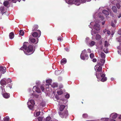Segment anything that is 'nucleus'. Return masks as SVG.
I'll use <instances>...</instances> for the list:
<instances>
[{
	"label": "nucleus",
	"instance_id": "obj_37",
	"mask_svg": "<svg viewBox=\"0 0 121 121\" xmlns=\"http://www.w3.org/2000/svg\"><path fill=\"white\" fill-rule=\"evenodd\" d=\"M91 0H80L81 3H84L86 1H91Z\"/></svg>",
	"mask_w": 121,
	"mask_h": 121
},
{
	"label": "nucleus",
	"instance_id": "obj_2",
	"mask_svg": "<svg viewBox=\"0 0 121 121\" xmlns=\"http://www.w3.org/2000/svg\"><path fill=\"white\" fill-rule=\"evenodd\" d=\"M95 70L96 71V76L97 78H98V75L99 74L100 75H101L103 73L102 71V67L101 66L99 65H96L94 67Z\"/></svg>",
	"mask_w": 121,
	"mask_h": 121
},
{
	"label": "nucleus",
	"instance_id": "obj_38",
	"mask_svg": "<svg viewBox=\"0 0 121 121\" xmlns=\"http://www.w3.org/2000/svg\"><path fill=\"white\" fill-rule=\"evenodd\" d=\"M43 117H39L38 118L39 121H42Z\"/></svg>",
	"mask_w": 121,
	"mask_h": 121
},
{
	"label": "nucleus",
	"instance_id": "obj_34",
	"mask_svg": "<svg viewBox=\"0 0 121 121\" xmlns=\"http://www.w3.org/2000/svg\"><path fill=\"white\" fill-rule=\"evenodd\" d=\"M51 119V117L50 116L46 118L45 121H49Z\"/></svg>",
	"mask_w": 121,
	"mask_h": 121
},
{
	"label": "nucleus",
	"instance_id": "obj_55",
	"mask_svg": "<svg viewBox=\"0 0 121 121\" xmlns=\"http://www.w3.org/2000/svg\"><path fill=\"white\" fill-rule=\"evenodd\" d=\"M87 51L89 53H90L91 52V49L89 48L88 49H87Z\"/></svg>",
	"mask_w": 121,
	"mask_h": 121
},
{
	"label": "nucleus",
	"instance_id": "obj_16",
	"mask_svg": "<svg viewBox=\"0 0 121 121\" xmlns=\"http://www.w3.org/2000/svg\"><path fill=\"white\" fill-rule=\"evenodd\" d=\"M81 3L80 0H75L74 4L77 5H80Z\"/></svg>",
	"mask_w": 121,
	"mask_h": 121
},
{
	"label": "nucleus",
	"instance_id": "obj_63",
	"mask_svg": "<svg viewBox=\"0 0 121 121\" xmlns=\"http://www.w3.org/2000/svg\"><path fill=\"white\" fill-rule=\"evenodd\" d=\"M111 80L112 81L114 80V78H111Z\"/></svg>",
	"mask_w": 121,
	"mask_h": 121
},
{
	"label": "nucleus",
	"instance_id": "obj_32",
	"mask_svg": "<svg viewBox=\"0 0 121 121\" xmlns=\"http://www.w3.org/2000/svg\"><path fill=\"white\" fill-rule=\"evenodd\" d=\"M88 115L87 114L84 113L82 115V117L84 118H86L87 117Z\"/></svg>",
	"mask_w": 121,
	"mask_h": 121
},
{
	"label": "nucleus",
	"instance_id": "obj_47",
	"mask_svg": "<svg viewBox=\"0 0 121 121\" xmlns=\"http://www.w3.org/2000/svg\"><path fill=\"white\" fill-rule=\"evenodd\" d=\"M65 97L67 99H68L69 97V94H67L66 95H65Z\"/></svg>",
	"mask_w": 121,
	"mask_h": 121
},
{
	"label": "nucleus",
	"instance_id": "obj_4",
	"mask_svg": "<svg viewBox=\"0 0 121 121\" xmlns=\"http://www.w3.org/2000/svg\"><path fill=\"white\" fill-rule=\"evenodd\" d=\"M38 28V26L37 25H35L33 27V28H32V31H36V30H37L38 32H39V37L41 35V31L39 30H37Z\"/></svg>",
	"mask_w": 121,
	"mask_h": 121
},
{
	"label": "nucleus",
	"instance_id": "obj_61",
	"mask_svg": "<svg viewBox=\"0 0 121 121\" xmlns=\"http://www.w3.org/2000/svg\"><path fill=\"white\" fill-rule=\"evenodd\" d=\"M8 87H9L10 88H12V86H11L10 85H8Z\"/></svg>",
	"mask_w": 121,
	"mask_h": 121
},
{
	"label": "nucleus",
	"instance_id": "obj_64",
	"mask_svg": "<svg viewBox=\"0 0 121 121\" xmlns=\"http://www.w3.org/2000/svg\"><path fill=\"white\" fill-rule=\"evenodd\" d=\"M117 52H118V54H120V52L119 51H117Z\"/></svg>",
	"mask_w": 121,
	"mask_h": 121
},
{
	"label": "nucleus",
	"instance_id": "obj_28",
	"mask_svg": "<svg viewBox=\"0 0 121 121\" xmlns=\"http://www.w3.org/2000/svg\"><path fill=\"white\" fill-rule=\"evenodd\" d=\"M101 57L103 58H105V54L103 52H101L100 54Z\"/></svg>",
	"mask_w": 121,
	"mask_h": 121
},
{
	"label": "nucleus",
	"instance_id": "obj_57",
	"mask_svg": "<svg viewBox=\"0 0 121 121\" xmlns=\"http://www.w3.org/2000/svg\"><path fill=\"white\" fill-rule=\"evenodd\" d=\"M107 30H106V29H105V30H103V32L104 33H105V32H107Z\"/></svg>",
	"mask_w": 121,
	"mask_h": 121
},
{
	"label": "nucleus",
	"instance_id": "obj_43",
	"mask_svg": "<svg viewBox=\"0 0 121 121\" xmlns=\"http://www.w3.org/2000/svg\"><path fill=\"white\" fill-rule=\"evenodd\" d=\"M116 6L118 9H120L121 7L120 4H117L116 5Z\"/></svg>",
	"mask_w": 121,
	"mask_h": 121
},
{
	"label": "nucleus",
	"instance_id": "obj_13",
	"mask_svg": "<svg viewBox=\"0 0 121 121\" xmlns=\"http://www.w3.org/2000/svg\"><path fill=\"white\" fill-rule=\"evenodd\" d=\"M65 105H61L59 108V110L61 111H62L64 108H65Z\"/></svg>",
	"mask_w": 121,
	"mask_h": 121
},
{
	"label": "nucleus",
	"instance_id": "obj_62",
	"mask_svg": "<svg viewBox=\"0 0 121 121\" xmlns=\"http://www.w3.org/2000/svg\"><path fill=\"white\" fill-rule=\"evenodd\" d=\"M105 23V22H102V24L104 25Z\"/></svg>",
	"mask_w": 121,
	"mask_h": 121
},
{
	"label": "nucleus",
	"instance_id": "obj_20",
	"mask_svg": "<svg viewBox=\"0 0 121 121\" xmlns=\"http://www.w3.org/2000/svg\"><path fill=\"white\" fill-rule=\"evenodd\" d=\"M112 9L113 12L114 13L117 12V10L116 7L115 6H113Z\"/></svg>",
	"mask_w": 121,
	"mask_h": 121
},
{
	"label": "nucleus",
	"instance_id": "obj_51",
	"mask_svg": "<svg viewBox=\"0 0 121 121\" xmlns=\"http://www.w3.org/2000/svg\"><path fill=\"white\" fill-rule=\"evenodd\" d=\"M118 33L120 35H121V29L119 30L118 31Z\"/></svg>",
	"mask_w": 121,
	"mask_h": 121
},
{
	"label": "nucleus",
	"instance_id": "obj_45",
	"mask_svg": "<svg viewBox=\"0 0 121 121\" xmlns=\"http://www.w3.org/2000/svg\"><path fill=\"white\" fill-rule=\"evenodd\" d=\"M12 81H11V79L9 78H8L7 80V82L8 83H10L12 82Z\"/></svg>",
	"mask_w": 121,
	"mask_h": 121
},
{
	"label": "nucleus",
	"instance_id": "obj_41",
	"mask_svg": "<svg viewBox=\"0 0 121 121\" xmlns=\"http://www.w3.org/2000/svg\"><path fill=\"white\" fill-rule=\"evenodd\" d=\"M74 0H68V3L70 4H72Z\"/></svg>",
	"mask_w": 121,
	"mask_h": 121
},
{
	"label": "nucleus",
	"instance_id": "obj_27",
	"mask_svg": "<svg viewBox=\"0 0 121 121\" xmlns=\"http://www.w3.org/2000/svg\"><path fill=\"white\" fill-rule=\"evenodd\" d=\"M24 34V32L22 30H21L19 31V34L21 36H23Z\"/></svg>",
	"mask_w": 121,
	"mask_h": 121
},
{
	"label": "nucleus",
	"instance_id": "obj_8",
	"mask_svg": "<svg viewBox=\"0 0 121 121\" xmlns=\"http://www.w3.org/2000/svg\"><path fill=\"white\" fill-rule=\"evenodd\" d=\"M68 115V111L67 110H66L64 112L63 116H61V117L62 118L64 117L66 118V117Z\"/></svg>",
	"mask_w": 121,
	"mask_h": 121
},
{
	"label": "nucleus",
	"instance_id": "obj_12",
	"mask_svg": "<svg viewBox=\"0 0 121 121\" xmlns=\"http://www.w3.org/2000/svg\"><path fill=\"white\" fill-rule=\"evenodd\" d=\"M110 117H112V118H113L115 119L117 117V114L112 113L111 114Z\"/></svg>",
	"mask_w": 121,
	"mask_h": 121
},
{
	"label": "nucleus",
	"instance_id": "obj_33",
	"mask_svg": "<svg viewBox=\"0 0 121 121\" xmlns=\"http://www.w3.org/2000/svg\"><path fill=\"white\" fill-rule=\"evenodd\" d=\"M90 58H93L94 57V53H91L90 55Z\"/></svg>",
	"mask_w": 121,
	"mask_h": 121
},
{
	"label": "nucleus",
	"instance_id": "obj_25",
	"mask_svg": "<svg viewBox=\"0 0 121 121\" xmlns=\"http://www.w3.org/2000/svg\"><path fill=\"white\" fill-rule=\"evenodd\" d=\"M52 87L53 88L58 86V85L57 83H53L52 85H51Z\"/></svg>",
	"mask_w": 121,
	"mask_h": 121
},
{
	"label": "nucleus",
	"instance_id": "obj_44",
	"mask_svg": "<svg viewBox=\"0 0 121 121\" xmlns=\"http://www.w3.org/2000/svg\"><path fill=\"white\" fill-rule=\"evenodd\" d=\"M62 38L61 37H60L58 38L57 40L58 41H61L62 40Z\"/></svg>",
	"mask_w": 121,
	"mask_h": 121
},
{
	"label": "nucleus",
	"instance_id": "obj_21",
	"mask_svg": "<svg viewBox=\"0 0 121 121\" xmlns=\"http://www.w3.org/2000/svg\"><path fill=\"white\" fill-rule=\"evenodd\" d=\"M32 35L33 37H35L38 36V34L37 32H35L32 33Z\"/></svg>",
	"mask_w": 121,
	"mask_h": 121
},
{
	"label": "nucleus",
	"instance_id": "obj_29",
	"mask_svg": "<svg viewBox=\"0 0 121 121\" xmlns=\"http://www.w3.org/2000/svg\"><path fill=\"white\" fill-rule=\"evenodd\" d=\"M105 75L104 74H101L100 75L99 74H98V78H99V77L100 76H101V77H102V78H104V77H105Z\"/></svg>",
	"mask_w": 121,
	"mask_h": 121
},
{
	"label": "nucleus",
	"instance_id": "obj_58",
	"mask_svg": "<svg viewBox=\"0 0 121 121\" xmlns=\"http://www.w3.org/2000/svg\"><path fill=\"white\" fill-rule=\"evenodd\" d=\"M112 26L113 27H114L115 26V25L114 23H112Z\"/></svg>",
	"mask_w": 121,
	"mask_h": 121
},
{
	"label": "nucleus",
	"instance_id": "obj_54",
	"mask_svg": "<svg viewBox=\"0 0 121 121\" xmlns=\"http://www.w3.org/2000/svg\"><path fill=\"white\" fill-rule=\"evenodd\" d=\"M107 34H108L109 35H110L111 34V32L110 31H109L108 30H107Z\"/></svg>",
	"mask_w": 121,
	"mask_h": 121
},
{
	"label": "nucleus",
	"instance_id": "obj_3",
	"mask_svg": "<svg viewBox=\"0 0 121 121\" xmlns=\"http://www.w3.org/2000/svg\"><path fill=\"white\" fill-rule=\"evenodd\" d=\"M81 58L84 60H87L89 58L88 55L86 53V50L84 49L80 55Z\"/></svg>",
	"mask_w": 121,
	"mask_h": 121
},
{
	"label": "nucleus",
	"instance_id": "obj_56",
	"mask_svg": "<svg viewBox=\"0 0 121 121\" xmlns=\"http://www.w3.org/2000/svg\"><path fill=\"white\" fill-rule=\"evenodd\" d=\"M59 115L61 117V116H63V114L61 112H59Z\"/></svg>",
	"mask_w": 121,
	"mask_h": 121
},
{
	"label": "nucleus",
	"instance_id": "obj_7",
	"mask_svg": "<svg viewBox=\"0 0 121 121\" xmlns=\"http://www.w3.org/2000/svg\"><path fill=\"white\" fill-rule=\"evenodd\" d=\"M2 95L6 99L9 98L10 96V94L7 93H3Z\"/></svg>",
	"mask_w": 121,
	"mask_h": 121
},
{
	"label": "nucleus",
	"instance_id": "obj_36",
	"mask_svg": "<svg viewBox=\"0 0 121 121\" xmlns=\"http://www.w3.org/2000/svg\"><path fill=\"white\" fill-rule=\"evenodd\" d=\"M58 94L59 95H60L63 93L62 91L60 90L57 92Z\"/></svg>",
	"mask_w": 121,
	"mask_h": 121
},
{
	"label": "nucleus",
	"instance_id": "obj_10",
	"mask_svg": "<svg viewBox=\"0 0 121 121\" xmlns=\"http://www.w3.org/2000/svg\"><path fill=\"white\" fill-rule=\"evenodd\" d=\"M0 70L2 71L3 73H4L6 71V68L4 66H0Z\"/></svg>",
	"mask_w": 121,
	"mask_h": 121
},
{
	"label": "nucleus",
	"instance_id": "obj_6",
	"mask_svg": "<svg viewBox=\"0 0 121 121\" xmlns=\"http://www.w3.org/2000/svg\"><path fill=\"white\" fill-rule=\"evenodd\" d=\"M105 60L103 59H101L100 61L98 63V64L97 65L102 66L104 64L105 62Z\"/></svg>",
	"mask_w": 121,
	"mask_h": 121
},
{
	"label": "nucleus",
	"instance_id": "obj_50",
	"mask_svg": "<svg viewBox=\"0 0 121 121\" xmlns=\"http://www.w3.org/2000/svg\"><path fill=\"white\" fill-rule=\"evenodd\" d=\"M33 106L31 105H30L28 106L29 108L30 109H32L33 108Z\"/></svg>",
	"mask_w": 121,
	"mask_h": 121
},
{
	"label": "nucleus",
	"instance_id": "obj_30",
	"mask_svg": "<svg viewBox=\"0 0 121 121\" xmlns=\"http://www.w3.org/2000/svg\"><path fill=\"white\" fill-rule=\"evenodd\" d=\"M9 117L7 116L4 118V121H9Z\"/></svg>",
	"mask_w": 121,
	"mask_h": 121
},
{
	"label": "nucleus",
	"instance_id": "obj_42",
	"mask_svg": "<svg viewBox=\"0 0 121 121\" xmlns=\"http://www.w3.org/2000/svg\"><path fill=\"white\" fill-rule=\"evenodd\" d=\"M103 51L105 53H107L108 52V51L107 50V49L106 48H105L103 49Z\"/></svg>",
	"mask_w": 121,
	"mask_h": 121
},
{
	"label": "nucleus",
	"instance_id": "obj_31",
	"mask_svg": "<svg viewBox=\"0 0 121 121\" xmlns=\"http://www.w3.org/2000/svg\"><path fill=\"white\" fill-rule=\"evenodd\" d=\"M107 79L106 77H103V78H102L101 79V81L102 82H104L107 80Z\"/></svg>",
	"mask_w": 121,
	"mask_h": 121
},
{
	"label": "nucleus",
	"instance_id": "obj_23",
	"mask_svg": "<svg viewBox=\"0 0 121 121\" xmlns=\"http://www.w3.org/2000/svg\"><path fill=\"white\" fill-rule=\"evenodd\" d=\"M9 4V2L8 1H5L3 3V4L4 6L7 7V6Z\"/></svg>",
	"mask_w": 121,
	"mask_h": 121
},
{
	"label": "nucleus",
	"instance_id": "obj_1",
	"mask_svg": "<svg viewBox=\"0 0 121 121\" xmlns=\"http://www.w3.org/2000/svg\"><path fill=\"white\" fill-rule=\"evenodd\" d=\"M26 43L27 44V42H24L23 46L20 49L23 50L25 54L27 55H30L32 54L34 51H33V47L31 45H29L28 47L25 44Z\"/></svg>",
	"mask_w": 121,
	"mask_h": 121
},
{
	"label": "nucleus",
	"instance_id": "obj_18",
	"mask_svg": "<svg viewBox=\"0 0 121 121\" xmlns=\"http://www.w3.org/2000/svg\"><path fill=\"white\" fill-rule=\"evenodd\" d=\"M0 11H1L2 14L5 13V11L4 7H1L0 8Z\"/></svg>",
	"mask_w": 121,
	"mask_h": 121
},
{
	"label": "nucleus",
	"instance_id": "obj_48",
	"mask_svg": "<svg viewBox=\"0 0 121 121\" xmlns=\"http://www.w3.org/2000/svg\"><path fill=\"white\" fill-rule=\"evenodd\" d=\"M40 88L41 90L42 91H43L44 90V88L43 86H40Z\"/></svg>",
	"mask_w": 121,
	"mask_h": 121
},
{
	"label": "nucleus",
	"instance_id": "obj_22",
	"mask_svg": "<svg viewBox=\"0 0 121 121\" xmlns=\"http://www.w3.org/2000/svg\"><path fill=\"white\" fill-rule=\"evenodd\" d=\"M101 36L99 34L96 35L95 38L96 40H99L100 39Z\"/></svg>",
	"mask_w": 121,
	"mask_h": 121
},
{
	"label": "nucleus",
	"instance_id": "obj_11",
	"mask_svg": "<svg viewBox=\"0 0 121 121\" xmlns=\"http://www.w3.org/2000/svg\"><path fill=\"white\" fill-rule=\"evenodd\" d=\"M67 60L66 59L64 58L62 59L60 61L61 64L62 65H64L66 63Z\"/></svg>",
	"mask_w": 121,
	"mask_h": 121
},
{
	"label": "nucleus",
	"instance_id": "obj_5",
	"mask_svg": "<svg viewBox=\"0 0 121 121\" xmlns=\"http://www.w3.org/2000/svg\"><path fill=\"white\" fill-rule=\"evenodd\" d=\"M100 25L98 24L95 23L94 25L93 28L96 30L98 31L100 30Z\"/></svg>",
	"mask_w": 121,
	"mask_h": 121
},
{
	"label": "nucleus",
	"instance_id": "obj_39",
	"mask_svg": "<svg viewBox=\"0 0 121 121\" xmlns=\"http://www.w3.org/2000/svg\"><path fill=\"white\" fill-rule=\"evenodd\" d=\"M108 43L107 41H105L104 42V46L105 47H107L108 46Z\"/></svg>",
	"mask_w": 121,
	"mask_h": 121
},
{
	"label": "nucleus",
	"instance_id": "obj_35",
	"mask_svg": "<svg viewBox=\"0 0 121 121\" xmlns=\"http://www.w3.org/2000/svg\"><path fill=\"white\" fill-rule=\"evenodd\" d=\"M117 40L119 42H121V36L117 38Z\"/></svg>",
	"mask_w": 121,
	"mask_h": 121
},
{
	"label": "nucleus",
	"instance_id": "obj_26",
	"mask_svg": "<svg viewBox=\"0 0 121 121\" xmlns=\"http://www.w3.org/2000/svg\"><path fill=\"white\" fill-rule=\"evenodd\" d=\"M95 44V42L93 41H92L89 44L91 46H94Z\"/></svg>",
	"mask_w": 121,
	"mask_h": 121
},
{
	"label": "nucleus",
	"instance_id": "obj_17",
	"mask_svg": "<svg viewBox=\"0 0 121 121\" xmlns=\"http://www.w3.org/2000/svg\"><path fill=\"white\" fill-rule=\"evenodd\" d=\"M102 13L105 15H108L109 14V13L106 10H104L102 11Z\"/></svg>",
	"mask_w": 121,
	"mask_h": 121
},
{
	"label": "nucleus",
	"instance_id": "obj_46",
	"mask_svg": "<svg viewBox=\"0 0 121 121\" xmlns=\"http://www.w3.org/2000/svg\"><path fill=\"white\" fill-rule=\"evenodd\" d=\"M55 74L56 75H58V74H60V72L59 71H55Z\"/></svg>",
	"mask_w": 121,
	"mask_h": 121
},
{
	"label": "nucleus",
	"instance_id": "obj_53",
	"mask_svg": "<svg viewBox=\"0 0 121 121\" xmlns=\"http://www.w3.org/2000/svg\"><path fill=\"white\" fill-rule=\"evenodd\" d=\"M55 98L57 99V100H58L59 99V98L57 95H56L55 96Z\"/></svg>",
	"mask_w": 121,
	"mask_h": 121
},
{
	"label": "nucleus",
	"instance_id": "obj_59",
	"mask_svg": "<svg viewBox=\"0 0 121 121\" xmlns=\"http://www.w3.org/2000/svg\"><path fill=\"white\" fill-rule=\"evenodd\" d=\"M121 17V13L119 14V15L118 16V17L119 18H120Z\"/></svg>",
	"mask_w": 121,
	"mask_h": 121
},
{
	"label": "nucleus",
	"instance_id": "obj_19",
	"mask_svg": "<svg viewBox=\"0 0 121 121\" xmlns=\"http://www.w3.org/2000/svg\"><path fill=\"white\" fill-rule=\"evenodd\" d=\"M29 41L31 43H34L35 42V40L32 38H29Z\"/></svg>",
	"mask_w": 121,
	"mask_h": 121
},
{
	"label": "nucleus",
	"instance_id": "obj_9",
	"mask_svg": "<svg viewBox=\"0 0 121 121\" xmlns=\"http://www.w3.org/2000/svg\"><path fill=\"white\" fill-rule=\"evenodd\" d=\"M34 90H35L38 93H39L41 92V91L40 89L38 87H34L33 88V91H34Z\"/></svg>",
	"mask_w": 121,
	"mask_h": 121
},
{
	"label": "nucleus",
	"instance_id": "obj_52",
	"mask_svg": "<svg viewBox=\"0 0 121 121\" xmlns=\"http://www.w3.org/2000/svg\"><path fill=\"white\" fill-rule=\"evenodd\" d=\"M92 61L94 62H96L97 61V59L95 58H94L93 59Z\"/></svg>",
	"mask_w": 121,
	"mask_h": 121
},
{
	"label": "nucleus",
	"instance_id": "obj_60",
	"mask_svg": "<svg viewBox=\"0 0 121 121\" xmlns=\"http://www.w3.org/2000/svg\"><path fill=\"white\" fill-rule=\"evenodd\" d=\"M110 121H116L114 119H111L110 120Z\"/></svg>",
	"mask_w": 121,
	"mask_h": 121
},
{
	"label": "nucleus",
	"instance_id": "obj_24",
	"mask_svg": "<svg viewBox=\"0 0 121 121\" xmlns=\"http://www.w3.org/2000/svg\"><path fill=\"white\" fill-rule=\"evenodd\" d=\"M46 82L47 83H48L47 84H46V86H49V85H50V84L51 83V80H46Z\"/></svg>",
	"mask_w": 121,
	"mask_h": 121
},
{
	"label": "nucleus",
	"instance_id": "obj_40",
	"mask_svg": "<svg viewBox=\"0 0 121 121\" xmlns=\"http://www.w3.org/2000/svg\"><path fill=\"white\" fill-rule=\"evenodd\" d=\"M34 100H31L30 101V102L32 105L35 104V103H34Z\"/></svg>",
	"mask_w": 121,
	"mask_h": 121
},
{
	"label": "nucleus",
	"instance_id": "obj_15",
	"mask_svg": "<svg viewBox=\"0 0 121 121\" xmlns=\"http://www.w3.org/2000/svg\"><path fill=\"white\" fill-rule=\"evenodd\" d=\"M9 37L10 38L12 39H13L14 37V34L13 32H11L9 34Z\"/></svg>",
	"mask_w": 121,
	"mask_h": 121
},
{
	"label": "nucleus",
	"instance_id": "obj_49",
	"mask_svg": "<svg viewBox=\"0 0 121 121\" xmlns=\"http://www.w3.org/2000/svg\"><path fill=\"white\" fill-rule=\"evenodd\" d=\"M41 112H37L36 113V116H39L40 114V113Z\"/></svg>",
	"mask_w": 121,
	"mask_h": 121
},
{
	"label": "nucleus",
	"instance_id": "obj_14",
	"mask_svg": "<svg viewBox=\"0 0 121 121\" xmlns=\"http://www.w3.org/2000/svg\"><path fill=\"white\" fill-rule=\"evenodd\" d=\"M0 83L1 85L3 86L5 85H6V82L3 79L1 80L0 82Z\"/></svg>",
	"mask_w": 121,
	"mask_h": 121
}]
</instances>
